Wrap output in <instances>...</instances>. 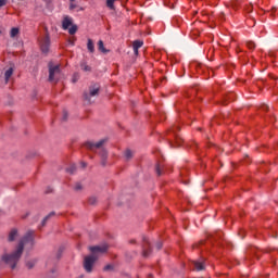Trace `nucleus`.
Segmentation results:
<instances>
[{
  "instance_id": "f257e3e1",
  "label": "nucleus",
  "mask_w": 278,
  "mask_h": 278,
  "mask_svg": "<svg viewBox=\"0 0 278 278\" xmlns=\"http://www.w3.org/2000/svg\"><path fill=\"white\" fill-rule=\"evenodd\" d=\"M34 247V231H28L26 237L23 238V240L20 242L16 251L11 254H4L2 256V262L4 264H9V266H11L12 269L16 268V264H18V261L21 260V255H23V249H25V247Z\"/></svg>"
},
{
  "instance_id": "f03ea898",
  "label": "nucleus",
  "mask_w": 278,
  "mask_h": 278,
  "mask_svg": "<svg viewBox=\"0 0 278 278\" xmlns=\"http://www.w3.org/2000/svg\"><path fill=\"white\" fill-rule=\"evenodd\" d=\"M89 251L92 255L85 257L84 268L87 273H92V266H94V262H97V253H105L108 251V245L90 247Z\"/></svg>"
},
{
  "instance_id": "7ed1b4c3",
  "label": "nucleus",
  "mask_w": 278,
  "mask_h": 278,
  "mask_svg": "<svg viewBox=\"0 0 278 278\" xmlns=\"http://www.w3.org/2000/svg\"><path fill=\"white\" fill-rule=\"evenodd\" d=\"M63 29H68L71 36L77 34V25H73V18L65 16L62 22Z\"/></svg>"
},
{
  "instance_id": "20e7f679",
  "label": "nucleus",
  "mask_w": 278,
  "mask_h": 278,
  "mask_svg": "<svg viewBox=\"0 0 278 278\" xmlns=\"http://www.w3.org/2000/svg\"><path fill=\"white\" fill-rule=\"evenodd\" d=\"M55 75H60V65H49V81H58Z\"/></svg>"
},
{
  "instance_id": "39448f33",
  "label": "nucleus",
  "mask_w": 278,
  "mask_h": 278,
  "mask_svg": "<svg viewBox=\"0 0 278 278\" xmlns=\"http://www.w3.org/2000/svg\"><path fill=\"white\" fill-rule=\"evenodd\" d=\"M51 45V40L49 39V36H46L43 39L40 41V47L42 53H48L49 52V46Z\"/></svg>"
},
{
  "instance_id": "423d86ee",
  "label": "nucleus",
  "mask_w": 278,
  "mask_h": 278,
  "mask_svg": "<svg viewBox=\"0 0 278 278\" xmlns=\"http://www.w3.org/2000/svg\"><path fill=\"white\" fill-rule=\"evenodd\" d=\"M104 143H105V140H100L98 143H92L88 141L86 143V147L87 149H91V151H93V149H101V147H103Z\"/></svg>"
},
{
  "instance_id": "0eeeda50",
  "label": "nucleus",
  "mask_w": 278,
  "mask_h": 278,
  "mask_svg": "<svg viewBox=\"0 0 278 278\" xmlns=\"http://www.w3.org/2000/svg\"><path fill=\"white\" fill-rule=\"evenodd\" d=\"M14 74V68L10 67L9 70L5 71L4 73V78H5V84L10 81V77Z\"/></svg>"
},
{
  "instance_id": "6e6552de",
  "label": "nucleus",
  "mask_w": 278,
  "mask_h": 278,
  "mask_svg": "<svg viewBox=\"0 0 278 278\" xmlns=\"http://www.w3.org/2000/svg\"><path fill=\"white\" fill-rule=\"evenodd\" d=\"M193 264H194V268L198 270L205 269V263H203L202 261H195Z\"/></svg>"
},
{
  "instance_id": "1a4fd4ad",
  "label": "nucleus",
  "mask_w": 278,
  "mask_h": 278,
  "mask_svg": "<svg viewBox=\"0 0 278 278\" xmlns=\"http://www.w3.org/2000/svg\"><path fill=\"white\" fill-rule=\"evenodd\" d=\"M16 236H18V231L16 229L11 230L9 235V242H14Z\"/></svg>"
},
{
  "instance_id": "9d476101",
  "label": "nucleus",
  "mask_w": 278,
  "mask_h": 278,
  "mask_svg": "<svg viewBox=\"0 0 278 278\" xmlns=\"http://www.w3.org/2000/svg\"><path fill=\"white\" fill-rule=\"evenodd\" d=\"M87 48L90 53H94V43L92 42V39H88Z\"/></svg>"
},
{
  "instance_id": "9b49d317",
  "label": "nucleus",
  "mask_w": 278,
  "mask_h": 278,
  "mask_svg": "<svg viewBox=\"0 0 278 278\" xmlns=\"http://www.w3.org/2000/svg\"><path fill=\"white\" fill-rule=\"evenodd\" d=\"M98 49H99V51H101L102 53H108V50L105 49V46L103 45V40H99V41H98Z\"/></svg>"
},
{
  "instance_id": "f8f14e48",
  "label": "nucleus",
  "mask_w": 278,
  "mask_h": 278,
  "mask_svg": "<svg viewBox=\"0 0 278 278\" xmlns=\"http://www.w3.org/2000/svg\"><path fill=\"white\" fill-rule=\"evenodd\" d=\"M18 34H20V29L16 28V27H13V28L11 29V31H10L11 38H16V36H18Z\"/></svg>"
},
{
  "instance_id": "ddd939ff",
  "label": "nucleus",
  "mask_w": 278,
  "mask_h": 278,
  "mask_svg": "<svg viewBox=\"0 0 278 278\" xmlns=\"http://www.w3.org/2000/svg\"><path fill=\"white\" fill-rule=\"evenodd\" d=\"M142 45H144V42H142L140 40H136L132 42V49H140L142 47Z\"/></svg>"
},
{
  "instance_id": "4468645a",
  "label": "nucleus",
  "mask_w": 278,
  "mask_h": 278,
  "mask_svg": "<svg viewBox=\"0 0 278 278\" xmlns=\"http://www.w3.org/2000/svg\"><path fill=\"white\" fill-rule=\"evenodd\" d=\"M97 94H99V86L90 89V97H97Z\"/></svg>"
},
{
  "instance_id": "2eb2a0df",
  "label": "nucleus",
  "mask_w": 278,
  "mask_h": 278,
  "mask_svg": "<svg viewBox=\"0 0 278 278\" xmlns=\"http://www.w3.org/2000/svg\"><path fill=\"white\" fill-rule=\"evenodd\" d=\"M114 3H116V0H106V5L110 10H114Z\"/></svg>"
},
{
  "instance_id": "dca6fc26",
  "label": "nucleus",
  "mask_w": 278,
  "mask_h": 278,
  "mask_svg": "<svg viewBox=\"0 0 278 278\" xmlns=\"http://www.w3.org/2000/svg\"><path fill=\"white\" fill-rule=\"evenodd\" d=\"M125 157L126 160H131V157H134V153L130 150H126Z\"/></svg>"
},
{
  "instance_id": "f3484780",
  "label": "nucleus",
  "mask_w": 278,
  "mask_h": 278,
  "mask_svg": "<svg viewBox=\"0 0 278 278\" xmlns=\"http://www.w3.org/2000/svg\"><path fill=\"white\" fill-rule=\"evenodd\" d=\"M247 47H248V49H255V42L249 41V42L247 43Z\"/></svg>"
},
{
  "instance_id": "a211bd4d",
  "label": "nucleus",
  "mask_w": 278,
  "mask_h": 278,
  "mask_svg": "<svg viewBox=\"0 0 278 278\" xmlns=\"http://www.w3.org/2000/svg\"><path fill=\"white\" fill-rule=\"evenodd\" d=\"M8 4V0H0V8H3Z\"/></svg>"
},
{
  "instance_id": "6ab92c4d",
  "label": "nucleus",
  "mask_w": 278,
  "mask_h": 278,
  "mask_svg": "<svg viewBox=\"0 0 278 278\" xmlns=\"http://www.w3.org/2000/svg\"><path fill=\"white\" fill-rule=\"evenodd\" d=\"M156 174L160 176L162 175V169H160V165H156Z\"/></svg>"
},
{
  "instance_id": "aec40b11",
  "label": "nucleus",
  "mask_w": 278,
  "mask_h": 278,
  "mask_svg": "<svg viewBox=\"0 0 278 278\" xmlns=\"http://www.w3.org/2000/svg\"><path fill=\"white\" fill-rule=\"evenodd\" d=\"M112 268V265H106L105 267H104V270H110Z\"/></svg>"
},
{
  "instance_id": "412c9836",
  "label": "nucleus",
  "mask_w": 278,
  "mask_h": 278,
  "mask_svg": "<svg viewBox=\"0 0 278 278\" xmlns=\"http://www.w3.org/2000/svg\"><path fill=\"white\" fill-rule=\"evenodd\" d=\"M47 220H49V217H46L42 222V225H45V223H47Z\"/></svg>"
},
{
  "instance_id": "4be33fe9",
  "label": "nucleus",
  "mask_w": 278,
  "mask_h": 278,
  "mask_svg": "<svg viewBox=\"0 0 278 278\" xmlns=\"http://www.w3.org/2000/svg\"><path fill=\"white\" fill-rule=\"evenodd\" d=\"M27 267H28V268H34V265L27 263Z\"/></svg>"
},
{
  "instance_id": "5701e85b",
  "label": "nucleus",
  "mask_w": 278,
  "mask_h": 278,
  "mask_svg": "<svg viewBox=\"0 0 278 278\" xmlns=\"http://www.w3.org/2000/svg\"><path fill=\"white\" fill-rule=\"evenodd\" d=\"M135 55H138V49H134Z\"/></svg>"
},
{
  "instance_id": "b1692460",
  "label": "nucleus",
  "mask_w": 278,
  "mask_h": 278,
  "mask_svg": "<svg viewBox=\"0 0 278 278\" xmlns=\"http://www.w3.org/2000/svg\"><path fill=\"white\" fill-rule=\"evenodd\" d=\"M75 172V167H73L72 169H68V173H74Z\"/></svg>"
},
{
  "instance_id": "393cba45",
  "label": "nucleus",
  "mask_w": 278,
  "mask_h": 278,
  "mask_svg": "<svg viewBox=\"0 0 278 278\" xmlns=\"http://www.w3.org/2000/svg\"><path fill=\"white\" fill-rule=\"evenodd\" d=\"M71 10H75V5L74 4H71Z\"/></svg>"
},
{
  "instance_id": "a878e982",
  "label": "nucleus",
  "mask_w": 278,
  "mask_h": 278,
  "mask_svg": "<svg viewBox=\"0 0 278 278\" xmlns=\"http://www.w3.org/2000/svg\"><path fill=\"white\" fill-rule=\"evenodd\" d=\"M81 167H83V168H86V163L83 162V163H81Z\"/></svg>"
},
{
  "instance_id": "bb28decb",
  "label": "nucleus",
  "mask_w": 278,
  "mask_h": 278,
  "mask_svg": "<svg viewBox=\"0 0 278 278\" xmlns=\"http://www.w3.org/2000/svg\"><path fill=\"white\" fill-rule=\"evenodd\" d=\"M85 71H90V67H88V66H85Z\"/></svg>"
},
{
  "instance_id": "cd10ccee",
  "label": "nucleus",
  "mask_w": 278,
  "mask_h": 278,
  "mask_svg": "<svg viewBox=\"0 0 278 278\" xmlns=\"http://www.w3.org/2000/svg\"><path fill=\"white\" fill-rule=\"evenodd\" d=\"M51 217V214L47 216V218Z\"/></svg>"
},
{
  "instance_id": "c85d7f7f",
  "label": "nucleus",
  "mask_w": 278,
  "mask_h": 278,
  "mask_svg": "<svg viewBox=\"0 0 278 278\" xmlns=\"http://www.w3.org/2000/svg\"><path fill=\"white\" fill-rule=\"evenodd\" d=\"M51 217V214L47 216V218Z\"/></svg>"
},
{
  "instance_id": "c756f323",
  "label": "nucleus",
  "mask_w": 278,
  "mask_h": 278,
  "mask_svg": "<svg viewBox=\"0 0 278 278\" xmlns=\"http://www.w3.org/2000/svg\"><path fill=\"white\" fill-rule=\"evenodd\" d=\"M72 3H73V1H75V0H70Z\"/></svg>"
}]
</instances>
